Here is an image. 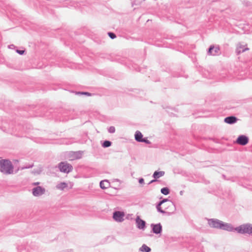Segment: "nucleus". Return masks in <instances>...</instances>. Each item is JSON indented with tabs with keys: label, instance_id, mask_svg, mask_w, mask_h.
I'll list each match as a JSON object with an SVG mask.
<instances>
[{
	"label": "nucleus",
	"instance_id": "nucleus-20",
	"mask_svg": "<svg viewBox=\"0 0 252 252\" xmlns=\"http://www.w3.org/2000/svg\"><path fill=\"white\" fill-rule=\"evenodd\" d=\"M161 192L164 195H167L169 193V190L167 188H164L161 189Z\"/></svg>",
	"mask_w": 252,
	"mask_h": 252
},
{
	"label": "nucleus",
	"instance_id": "nucleus-11",
	"mask_svg": "<svg viewBox=\"0 0 252 252\" xmlns=\"http://www.w3.org/2000/svg\"><path fill=\"white\" fill-rule=\"evenodd\" d=\"M42 171V166L41 165L39 164L35 166L32 171V173L34 175H38L41 174Z\"/></svg>",
	"mask_w": 252,
	"mask_h": 252
},
{
	"label": "nucleus",
	"instance_id": "nucleus-12",
	"mask_svg": "<svg viewBox=\"0 0 252 252\" xmlns=\"http://www.w3.org/2000/svg\"><path fill=\"white\" fill-rule=\"evenodd\" d=\"M136 222L137 227L139 228L143 229L145 227V222L143 220L140 219V218L139 216H138L136 218Z\"/></svg>",
	"mask_w": 252,
	"mask_h": 252
},
{
	"label": "nucleus",
	"instance_id": "nucleus-3",
	"mask_svg": "<svg viewBox=\"0 0 252 252\" xmlns=\"http://www.w3.org/2000/svg\"><path fill=\"white\" fill-rule=\"evenodd\" d=\"M173 204L171 202L167 199H164L159 202L157 208L159 212L162 213H166L169 208L173 207Z\"/></svg>",
	"mask_w": 252,
	"mask_h": 252
},
{
	"label": "nucleus",
	"instance_id": "nucleus-24",
	"mask_svg": "<svg viewBox=\"0 0 252 252\" xmlns=\"http://www.w3.org/2000/svg\"><path fill=\"white\" fill-rule=\"evenodd\" d=\"M141 142H145L147 144H150V142L149 140H148V139H146V138H143L142 139V140H141Z\"/></svg>",
	"mask_w": 252,
	"mask_h": 252
},
{
	"label": "nucleus",
	"instance_id": "nucleus-28",
	"mask_svg": "<svg viewBox=\"0 0 252 252\" xmlns=\"http://www.w3.org/2000/svg\"><path fill=\"white\" fill-rule=\"evenodd\" d=\"M144 179L143 178H141L139 180V183L140 184H143L144 183Z\"/></svg>",
	"mask_w": 252,
	"mask_h": 252
},
{
	"label": "nucleus",
	"instance_id": "nucleus-26",
	"mask_svg": "<svg viewBox=\"0 0 252 252\" xmlns=\"http://www.w3.org/2000/svg\"><path fill=\"white\" fill-rule=\"evenodd\" d=\"M81 94H84V95H87V96H91V94H90V93H88V92H83V93H81Z\"/></svg>",
	"mask_w": 252,
	"mask_h": 252
},
{
	"label": "nucleus",
	"instance_id": "nucleus-32",
	"mask_svg": "<svg viewBox=\"0 0 252 252\" xmlns=\"http://www.w3.org/2000/svg\"><path fill=\"white\" fill-rule=\"evenodd\" d=\"M32 166H33V165H31V166H29L28 168H30V167H32Z\"/></svg>",
	"mask_w": 252,
	"mask_h": 252
},
{
	"label": "nucleus",
	"instance_id": "nucleus-17",
	"mask_svg": "<svg viewBox=\"0 0 252 252\" xmlns=\"http://www.w3.org/2000/svg\"><path fill=\"white\" fill-rule=\"evenodd\" d=\"M153 230L155 233H159L161 230V226L160 224L154 225L153 226Z\"/></svg>",
	"mask_w": 252,
	"mask_h": 252
},
{
	"label": "nucleus",
	"instance_id": "nucleus-27",
	"mask_svg": "<svg viewBox=\"0 0 252 252\" xmlns=\"http://www.w3.org/2000/svg\"><path fill=\"white\" fill-rule=\"evenodd\" d=\"M16 52L20 55H23L25 52V51L24 50H17Z\"/></svg>",
	"mask_w": 252,
	"mask_h": 252
},
{
	"label": "nucleus",
	"instance_id": "nucleus-4",
	"mask_svg": "<svg viewBox=\"0 0 252 252\" xmlns=\"http://www.w3.org/2000/svg\"><path fill=\"white\" fill-rule=\"evenodd\" d=\"M237 231L239 233H252V224H245L234 228V230Z\"/></svg>",
	"mask_w": 252,
	"mask_h": 252
},
{
	"label": "nucleus",
	"instance_id": "nucleus-15",
	"mask_svg": "<svg viewBox=\"0 0 252 252\" xmlns=\"http://www.w3.org/2000/svg\"><path fill=\"white\" fill-rule=\"evenodd\" d=\"M110 186V183L107 180H103L100 183V187L102 189H107Z\"/></svg>",
	"mask_w": 252,
	"mask_h": 252
},
{
	"label": "nucleus",
	"instance_id": "nucleus-18",
	"mask_svg": "<svg viewBox=\"0 0 252 252\" xmlns=\"http://www.w3.org/2000/svg\"><path fill=\"white\" fill-rule=\"evenodd\" d=\"M164 175V171H155L153 174V177L155 179H158L160 177L163 176Z\"/></svg>",
	"mask_w": 252,
	"mask_h": 252
},
{
	"label": "nucleus",
	"instance_id": "nucleus-19",
	"mask_svg": "<svg viewBox=\"0 0 252 252\" xmlns=\"http://www.w3.org/2000/svg\"><path fill=\"white\" fill-rule=\"evenodd\" d=\"M140 250L142 252H150L151 249L145 245H143L140 248Z\"/></svg>",
	"mask_w": 252,
	"mask_h": 252
},
{
	"label": "nucleus",
	"instance_id": "nucleus-21",
	"mask_svg": "<svg viewBox=\"0 0 252 252\" xmlns=\"http://www.w3.org/2000/svg\"><path fill=\"white\" fill-rule=\"evenodd\" d=\"M111 143L109 141H105L103 143V147H108L111 146Z\"/></svg>",
	"mask_w": 252,
	"mask_h": 252
},
{
	"label": "nucleus",
	"instance_id": "nucleus-29",
	"mask_svg": "<svg viewBox=\"0 0 252 252\" xmlns=\"http://www.w3.org/2000/svg\"><path fill=\"white\" fill-rule=\"evenodd\" d=\"M81 93L82 92H76V94H81Z\"/></svg>",
	"mask_w": 252,
	"mask_h": 252
},
{
	"label": "nucleus",
	"instance_id": "nucleus-13",
	"mask_svg": "<svg viewBox=\"0 0 252 252\" xmlns=\"http://www.w3.org/2000/svg\"><path fill=\"white\" fill-rule=\"evenodd\" d=\"M219 50V48L218 47H215L214 46H210L209 51L208 53L210 55L215 56L217 55V54L218 53V51Z\"/></svg>",
	"mask_w": 252,
	"mask_h": 252
},
{
	"label": "nucleus",
	"instance_id": "nucleus-5",
	"mask_svg": "<svg viewBox=\"0 0 252 252\" xmlns=\"http://www.w3.org/2000/svg\"><path fill=\"white\" fill-rule=\"evenodd\" d=\"M61 172L68 173L72 171L73 167L70 164L65 162H61L58 165Z\"/></svg>",
	"mask_w": 252,
	"mask_h": 252
},
{
	"label": "nucleus",
	"instance_id": "nucleus-10",
	"mask_svg": "<svg viewBox=\"0 0 252 252\" xmlns=\"http://www.w3.org/2000/svg\"><path fill=\"white\" fill-rule=\"evenodd\" d=\"M249 139L245 136H240L237 139V143L241 145H245L248 143Z\"/></svg>",
	"mask_w": 252,
	"mask_h": 252
},
{
	"label": "nucleus",
	"instance_id": "nucleus-1",
	"mask_svg": "<svg viewBox=\"0 0 252 252\" xmlns=\"http://www.w3.org/2000/svg\"><path fill=\"white\" fill-rule=\"evenodd\" d=\"M208 221L209 226L211 227L221 229L228 231L234 230V228L230 224L225 223L219 220L212 219L209 220Z\"/></svg>",
	"mask_w": 252,
	"mask_h": 252
},
{
	"label": "nucleus",
	"instance_id": "nucleus-30",
	"mask_svg": "<svg viewBox=\"0 0 252 252\" xmlns=\"http://www.w3.org/2000/svg\"><path fill=\"white\" fill-rule=\"evenodd\" d=\"M39 182H37V183H33V185H39Z\"/></svg>",
	"mask_w": 252,
	"mask_h": 252
},
{
	"label": "nucleus",
	"instance_id": "nucleus-22",
	"mask_svg": "<svg viewBox=\"0 0 252 252\" xmlns=\"http://www.w3.org/2000/svg\"><path fill=\"white\" fill-rule=\"evenodd\" d=\"M108 131L110 133H114L115 131V127L114 126H111L109 128Z\"/></svg>",
	"mask_w": 252,
	"mask_h": 252
},
{
	"label": "nucleus",
	"instance_id": "nucleus-31",
	"mask_svg": "<svg viewBox=\"0 0 252 252\" xmlns=\"http://www.w3.org/2000/svg\"><path fill=\"white\" fill-rule=\"evenodd\" d=\"M156 180H152L150 182V183H153L154 182H155Z\"/></svg>",
	"mask_w": 252,
	"mask_h": 252
},
{
	"label": "nucleus",
	"instance_id": "nucleus-14",
	"mask_svg": "<svg viewBox=\"0 0 252 252\" xmlns=\"http://www.w3.org/2000/svg\"><path fill=\"white\" fill-rule=\"evenodd\" d=\"M237 121V118L234 116L228 117L225 118L224 122L226 123L231 124L235 123Z\"/></svg>",
	"mask_w": 252,
	"mask_h": 252
},
{
	"label": "nucleus",
	"instance_id": "nucleus-6",
	"mask_svg": "<svg viewBox=\"0 0 252 252\" xmlns=\"http://www.w3.org/2000/svg\"><path fill=\"white\" fill-rule=\"evenodd\" d=\"M125 215L123 212L116 211L114 213L113 218L116 221L122 222L124 220Z\"/></svg>",
	"mask_w": 252,
	"mask_h": 252
},
{
	"label": "nucleus",
	"instance_id": "nucleus-16",
	"mask_svg": "<svg viewBox=\"0 0 252 252\" xmlns=\"http://www.w3.org/2000/svg\"><path fill=\"white\" fill-rule=\"evenodd\" d=\"M135 139L137 141L140 142L141 140H142L143 139V135L139 131H136L135 134Z\"/></svg>",
	"mask_w": 252,
	"mask_h": 252
},
{
	"label": "nucleus",
	"instance_id": "nucleus-2",
	"mask_svg": "<svg viewBox=\"0 0 252 252\" xmlns=\"http://www.w3.org/2000/svg\"><path fill=\"white\" fill-rule=\"evenodd\" d=\"M0 171L5 174H11L13 172V166L11 162L6 159L0 160Z\"/></svg>",
	"mask_w": 252,
	"mask_h": 252
},
{
	"label": "nucleus",
	"instance_id": "nucleus-9",
	"mask_svg": "<svg viewBox=\"0 0 252 252\" xmlns=\"http://www.w3.org/2000/svg\"><path fill=\"white\" fill-rule=\"evenodd\" d=\"M56 189L60 190H64L71 187H69L68 184L66 182H61L56 185Z\"/></svg>",
	"mask_w": 252,
	"mask_h": 252
},
{
	"label": "nucleus",
	"instance_id": "nucleus-25",
	"mask_svg": "<svg viewBox=\"0 0 252 252\" xmlns=\"http://www.w3.org/2000/svg\"><path fill=\"white\" fill-rule=\"evenodd\" d=\"M249 50V48H245V49H243L242 50H241L240 47L239 48H238V52H239V53H240V52H244L245 51Z\"/></svg>",
	"mask_w": 252,
	"mask_h": 252
},
{
	"label": "nucleus",
	"instance_id": "nucleus-7",
	"mask_svg": "<svg viewBox=\"0 0 252 252\" xmlns=\"http://www.w3.org/2000/svg\"><path fill=\"white\" fill-rule=\"evenodd\" d=\"M82 157V153L81 152H71L68 154V158L70 160L80 159Z\"/></svg>",
	"mask_w": 252,
	"mask_h": 252
},
{
	"label": "nucleus",
	"instance_id": "nucleus-8",
	"mask_svg": "<svg viewBox=\"0 0 252 252\" xmlns=\"http://www.w3.org/2000/svg\"><path fill=\"white\" fill-rule=\"evenodd\" d=\"M45 189L41 187L38 186L32 189V194L35 196H39L44 193Z\"/></svg>",
	"mask_w": 252,
	"mask_h": 252
},
{
	"label": "nucleus",
	"instance_id": "nucleus-23",
	"mask_svg": "<svg viewBox=\"0 0 252 252\" xmlns=\"http://www.w3.org/2000/svg\"><path fill=\"white\" fill-rule=\"evenodd\" d=\"M108 35L112 39H114L116 37V35L114 33H112V32H109L108 33Z\"/></svg>",
	"mask_w": 252,
	"mask_h": 252
}]
</instances>
